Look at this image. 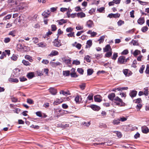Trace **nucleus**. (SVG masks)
Masks as SVG:
<instances>
[{"mask_svg": "<svg viewBox=\"0 0 149 149\" xmlns=\"http://www.w3.org/2000/svg\"><path fill=\"white\" fill-rule=\"evenodd\" d=\"M82 124L83 125H84L88 127L90 125L91 123L90 122H84V123H82Z\"/></svg>", "mask_w": 149, "mask_h": 149, "instance_id": "nucleus-53", "label": "nucleus"}, {"mask_svg": "<svg viewBox=\"0 0 149 149\" xmlns=\"http://www.w3.org/2000/svg\"><path fill=\"white\" fill-rule=\"evenodd\" d=\"M22 63L24 65L26 66L30 65H31V63H30L28 61H26L25 60H22Z\"/></svg>", "mask_w": 149, "mask_h": 149, "instance_id": "nucleus-26", "label": "nucleus"}, {"mask_svg": "<svg viewBox=\"0 0 149 149\" xmlns=\"http://www.w3.org/2000/svg\"><path fill=\"white\" fill-rule=\"evenodd\" d=\"M134 10H132L130 12V17L132 18H134Z\"/></svg>", "mask_w": 149, "mask_h": 149, "instance_id": "nucleus-57", "label": "nucleus"}, {"mask_svg": "<svg viewBox=\"0 0 149 149\" xmlns=\"http://www.w3.org/2000/svg\"><path fill=\"white\" fill-rule=\"evenodd\" d=\"M26 76L29 79H31L34 77V73L32 72L29 73Z\"/></svg>", "mask_w": 149, "mask_h": 149, "instance_id": "nucleus-21", "label": "nucleus"}, {"mask_svg": "<svg viewBox=\"0 0 149 149\" xmlns=\"http://www.w3.org/2000/svg\"><path fill=\"white\" fill-rule=\"evenodd\" d=\"M118 56V53H117L114 52L113 53V56L111 58L113 60L115 61L116 59Z\"/></svg>", "mask_w": 149, "mask_h": 149, "instance_id": "nucleus-34", "label": "nucleus"}, {"mask_svg": "<svg viewBox=\"0 0 149 149\" xmlns=\"http://www.w3.org/2000/svg\"><path fill=\"white\" fill-rule=\"evenodd\" d=\"M128 71H129V70L127 69H125L123 70V72L126 76H129V75H128Z\"/></svg>", "mask_w": 149, "mask_h": 149, "instance_id": "nucleus-40", "label": "nucleus"}, {"mask_svg": "<svg viewBox=\"0 0 149 149\" xmlns=\"http://www.w3.org/2000/svg\"><path fill=\"white\" fill-rule=\"evenodd\" d=\"M145 68V66L144 65H142L139 70V72L141 73H142L143 72V70Z\"/></svg>", "mask_w": 149, "mask_h": 149, "instance_id": "nucleus-42", "label": "nucleus"}, {"mask_svg": "<svg viewBox=\"0 0 149 149\" xmlns=\"http://www.w3.org/2000/svg\"><path fill=\"white\" fill-rule=\"evenodd\" d=\"M77 15L78 17L81 18L84 17L86 16L85 14L82 12L78 13H77Z\"/></svg>", "mask_w": 149, "mask_h": 149, "instance_id": "nucleus-12", "label": "nucleus"}, {"mask_svg": "<svg viewBox=\"0 0 149 149\" xmlns=\"http://www.w3.org/2000/svg\"><path fill=\"white\" fill-rule=\"evenodd\" d=\"M124 24V21L121 20H120L117 22V24L119 26H121L122 24Z\"/></svg>", "mask_w": 149, "mask_h": 149, "instance_id": "nucleus-43", "label": "nucleus"}, {"mask_svg": "<svg viewBox=\"0 0 149 149\" xmlns=\"http://www.w3.org/2000/svg\"><path fill=\"white\" fill-rule=\"evenodd\" d=\"M113 132L116 134L118 138H120L122 136V134L120 132L117 131H114Z\"/></svg>", "mask_w": 149, "mask_h": 149, "instance_id": "nucleus-25", "label": "nucleus"}, {"mask_svg": "<svg viewBox=\"0 0 149 149\" xmlns=\"http://www.w3.org/2000/svg\"><path fill=\"white\" fill-rule=\"evenodd\" d=\"M54 45L57 47H59L61 46L60 42H59L57 40L55 39L54 42Z\"/></svg>", "mask_w": 149, "mask_h": 149, "instance_id": "nucleus-13", "label": "nucleus"}, {"mask_svg": "<svg viewBox=\"0 0 149 149\" xmlns=\"http://www.w3.org/2000/svg\"><path fill=\"white\" fill-rule=\"evenodd\" d=\"M115 97V94L114 93H111L109 94L108 95L109 99L113 101L114 98Z\"/></svg>", "mask_w": 149, "mask_h": 149, "instance_id": "nucleus-10", "label": "nucleus"}, {"mask_svg": "<svg viewBox=\"0 0 149 149\" xmlns=\"http://www.w3.org/2000/svg\"><path fill=\"white\" fill-rule=\"evenodd\" d=\"M144 91L143 92V94L146 96H147L148 95V88L146 87L144 88Z\"/></svg>", "mask_w": 149, "mask_h": 149, "instance_id": "nucleus-31", "label": "nucleus"}, {"mask_svg": "<svg viewBox=\"0 0 149 149\" xmlns=\"http://www.w3.org/2000/svg\"><path fill=\"white\" fill-rule=\"evenodd\" d=\"M42 16H44L45 18H46L49 17L47 13V12L46 11H44L42 14Z\"/></svg>", "mask_w": 149, "mask_h": 149, "instance_id": "nucleus-54", "label": "nucleus"}, {"mask_svg": "<svg viewBox=\"0 0 149 149\" xmlns=\"http://www.w3.org/2000/svg\"><path fill=\"white\" fill-rule=\"evenodd\" d=\"M81 98V96L77 95L75 98V101L76 103L79 102V99Z\"/></svg>", "mask_w": 149, "mask_h": 149, "instance_id": "nucleus-33", "label": "nucleus"}, {"mask_svg": "<svg viewBox=\"0 0 149 149\" xmlns=\"http://www.w3.org/2000/svg\"><path fill=\"white\" fill-rule=\"evenodd\" d=\"M141 53L140 51L138 50H135L133 52V54L135 56H136Z\"/></svg>", "mask_w": 149, "mask_h": 149, "instance_id": "nucleus-29", "label": "nucleus"}, {"mask_svg": "<svg viewBox=\"0 0 149 149\" xmlns=\"http://www.w3.org/2000/svg\"><path fill=\"white\" fill-rule=\"evenodd\" d=\"M51 27L52 31H55L57 29L56 26L55 24L52 25L51 26Z\"/></svg>", "mask_w": 149, "mask_h": 149, "instance_id": "nucleus-44", "label": "nucleus"}, {"mask_svg": "<svg viewBox=\"0 0 149 149\" xmlns=\"http://www.w3.org/2000/svg\"><path fill=\"white\" fill-rule=\"evenodd\" d=\"M111 51H112V49L109 45H107L105 47L103 48V51L104 52H109Z\"/></svg>", "mask_w": 149, "mask_h": 149, "instance_id": "nucleus-5", "label": "nucleus"}, {"mask_svg": "<svg viewBox=\"0 0 149 149\" xmlns=\"http://www.w3.org/2000/svg\"><path fill=\"white\" fill-rule=\"evenodd\" d=\"M119 120H120V121L121 122H124L127 120V118L124 116H121L120 117Z\"/></svg>", "mask_w": 149, "mask_h": 149, "instance_id": "nucleus-36", "label": "nucleus"}, {"mask_svg": "<svg viewBox=\"0 0 149 149\" xmlns=\"http://www.w3.org/2000/svg\"><path fill=\"white\" fill-rule=\"evenodd\" d=\"M62 60L63 62L67 64H70L71 63V59L70 58L68 59H66L63 58H62Z\"/></svg>", "mask_w": 149, "mask_h": 149, "instance_id": "nucleus-14", "label": "nucleus"}, {"mask_svg": "<svg viewBox=\"0 0 149 149\" xmlns=\"http://www.w3.org/2000/svg\"><path fill=\"white\" fill-rule=\"evenodd\" d=\"M112 123L114 125H118L120 123V120L119 119H114L113 120Z\"/></svg>", "mask_w": 149, "mask_h": 149, "instance_id": "nucleus-18", "label": "nucleus"}, {"mask_svg": "<svg viewBox=\"0 0 149 149\" xmlns=\"http://www.w3.org/2000/svg\"><path fill=\"white\" fill-rule=\"evenodd\" d=\"M93 95L92 94H90L87 97V99L89 100H93Z\"/></svg>", "mask_w": 149, "mask_h": 149, "instance_id": "nucleus-50", "label": "nucleus"}, {"mask_svg": "<svg viewBox=\"0 0 149 149\" xmlns=\"http://www.w3.org/2000/svg\"><path fill=\"white\" fill-rule=\"evenodd\" d=\"M112 53V51L108 52L105 54V56L106 57H109L111 56Z\"/></svg>", "mask_w": 149, "mask_h": 149, "instance_id": "nucleus-35", "label": "nucleus"}, {"mask_svg": "<svg viewBox=\"0 0 149 149\" xmlns=\"http://www.w3.org/2000/svg\"><path fill=\"white\" fill-rule=\"evenodd\" d=\"M70 71L68 70L63 71V75L66 76H69V75Z\"/></svg>", "mask_w": 149, "mask_h": 149, "instance_id": "nucleus-38", "label": "nucleus"}, {"mask_svg": "<svg viewBox=\"0 0 149 149\" xmlns=\"http://www.w3.org/2000/svg\"><path fill=\"white\" fill-rule=\"evenodd\" d=\"M113 101L116 105L121 106L122 104L123 100L118 97H116L114 99Z\"/></svg>", "mask_w": 149, "mask_h": 149, "instance_id": "nucleus-1", "label": "nucleus"}, {"mask_svg": "<svg viewBox=\"0 0 149 149\" xmlns=\"http://www.w3.org/2000/svg\"><path fill=\"white\" fill-rule=\"evenodd\" d=\"M37 45L39 47H45L46 45L44 44L43 42H40L38 43Z\"/></svg>", "mask_w": 149, "mask_h": 149, "instance_id": "nucleus-48", "label": "nucleus"}, {"mask_svg": "<svg viewBox=\"0 0 149 149\" xmlns=\"http://www.w3.org/2000/svg\"><path fill=\"white\" fill-rule=\"evenodd\" d=\"M73 31V29L71 27L68 28L66 29V31L68 32H71Z\"/></svg>", "mask_w": 149, "mask_h": 149, "instance_id": "nucleus-61", "label": "nucleus"}, {"mask_svg": "<svg viewBox=\"0 0 149 149\" xmlns=\"http://www.w3.org/2000/svg\"><path fill=\"white\" fill-rule=\"evenodd\" d=\"M33 42L35 43H36L38 42V38H33L32 39Z\"/></svg>", "mask_w": 149, "mask_h": 149, "instance_id": "nucleus-59", "label": "nucleus"}, {"mask_svg": "<svg viewBox=\"0 0 149 149\" xmlns=\"http://www.w3.org/2000/svg\"><path fill=\"white\" fill-rule=\"evenodd\" d=\"M93 72V70L92 69H88L87 70V74L88 75H91Z\"/></svg>", "mask_w": 149, "mask_h": 149, "instance_id": "nucleus-39", "label": "nucleus"}, {"mask_svg": "<svg viewBox=\"0 0 149 149\" xmlns=\"http://www.w3.org/2000/svg\"><path fill=\"white\" fill-rule=\"evenodd\" d=\"M84 59L88 63H90L91 61V58L88 55L86 56L84 58Z\"/></svg>", "mask_w": 149, "mask_h": 149, "instance_id": "nucleus-20", "label": "nucleus"}, {"mask_svg": "<svg viewBox=\"0 0 149 149\" xmlns=\"http://www.w3.org/2000/svg\"><path fill=\"white\" fill-rule=\"evenodd\" d=\"M120 16V14L119 13H116L113 14V17L115 18H118Z\"/></svg>", "mask_w": 149, "mask_h": 149, "instance_id": "nucleus-55", "label": "nucleus"}, {"mask_svg": "<svg viewBox=\"0 0 149 149\" xmlns=\"http://www.w3.org/2000/svg\"><path fill=\"white\" fill-rule=\"evenodd\" d=\"M104 38L105 36H102L100 37V38L98 40V41L99 42L100 44H101L103 42Z\"/></svg>", "mask_w": 149, "mask_h": 149, "instance_id": "nucleus-32", "label": "nucleus"}, {"mask_svg": "<svg viewBox=\"0 0 149 149\" xmlns=\"http://www.w3.org/2000/svg\"><path fill=\"white\" fill-rule=\"evenodd\" d=\"M131 43H132L133 45L134 46L139 45L137 41L135 40H132L131 42Z\"/></svg>", "mask_w": 149, "mask_h": 149, "instance_id": "nucleus-46", "label": "nucleus"}, {"mask_svg": "<svg viewBox=\"0 0 149 149\" xmlns=\"http://www.w3.org/2000/svg\"><path fill=\"white\" fill-rule=\"evenodd\" d=\"M86 44L87 45H86V48L90 47L92 45V41L91 40H89L87 41Z\"/></svg>", "mask_w": 149, "mask_h": 149, "instance_id": "nucleus-19", "label": "nucleus"}, {"mask_svg": "<svg viewBox=\"0 0 149 149\" xmlns=\"http://www.w3.org/2000/svg\"><path fill=\"white\" fill-rule=\"evenodd\" d=\"M63 102V100L62 99H59L58 100H56L54 103L53 104L54 105H57L60 103H62Z\"/></svg>", "mask_w": 149, "mask_h": 149, "instance_id": "nucleus-16", "label": "nucleus"}, {"mask_svg": "<svg viewBox=\"0 0 149 149\" xmlns=\"http://www.w3.org/2000/svg\"><path fill=\"white\" fill-rule=\"evenodd\" d=\"M139 3L142 5H146L148 3V2H143L141 1H139Z\"/></svg>", "mask_w": 149, "mask_h": 149, "instance_id": "nucleus-60", "label": "nucleus"}, {"mask_svg": "<svg viewBox=\"0 0 149 149\" xmlns=\"http://www.w3.org/2000/svg\"><path fill=\"white\" fill-rule=\"evenodd\" d=\"M77 71L79 73L82 74H83L84 70L82 68H78L77 69Z\"/></svg>", "mask_w": 149, "mask_h": 149, "instance_id": "nucleus-51", "label": "nucleus"}, {"mask_svg": "<svg viewBox=\"0 0 149 149\" xmlns=\"http://www.w3.org/2000/svg\"><path fill=\"white\" fill-rule=\"evenodd\" d=\"M10 40V39L8 38H5L4 41L5 43H8L9 42Z\"/></svg>", "mask_w": 149, "mask_h": 149, "instance_id": "nucleus-62", "label": "nucleus"}, {"mask_svg": "<svg viewBox=\"0 0 149 149\" xmlns=\"http://www.w3.org/2000/svg\"><path fill=\"white\" fill-rule=\"evenodd\" d=\"M104 8L103 7H102L97 9V11H98L99 13H102L104 10Z\"/></svg>", "mask_w": 149, "mask_h": 149, "instance_id": "nucleus-47", "label": "nucleus"}, {"mask_svg": "<svg viewBox=\"0 0 149 149\" xmlns=\"http://www.w3.org/2000/svg\"><path fill=\"white\" fill-rule=\"evenodd\" d=\"M134 102L138 104L141 103L142 100L140 98H138L134 100H133Z\"/></svg>", "mask_w": 149, "mask_h": 149, "instance_id": "nucleus-23", "label": "nucleus"}, {"mask_svg": "<svg viewBox=\"0 0 149 149\" xmlns=\"http://www.w3.org/2000/svg\"><path fill=\"white\" fill-rule=\"evenodd\" d=\"M9 80L10 82H14L16 83L18 82L19 81L18 79L16 78H10L9 79Z\"/></svg>", "mask_w": 149, "mask_h": 149, "instance_id": "nucleus-24", "label": "nucleus"}, {"mask_svg": "<svg viewBox=\"0 0 149 149\" xmlns=\"http://www.w3.org/2000/svg\"><path fill=\"white\" fill-rule=\"evenodd\" d=\"M49 91L53 95H55L57 93V91L56 89L53 88H51L49 89Z\"/></svg>", "mask_w": 149, "mask_h": 149, "instance_id": "nucleus-7", "label": "nucleus"}, {"mask_svg": "<svg viewBox=\"0 0 149 149\" xmlns=\"http://www.w3.org/2000/svg\"><path fill=\"white\" fill-rule=\"evenodd\" d=\"M142 105L141 104V103L137 104L136 106V108L137 111H139L142 107Z\"/></svg>", "mask_w": 149, "mask_h": 149, "instance_id": "nucleus-30", "label": "nucleus"}, {"mask_svg": "<svg viewBox=\"0 0 149 149\" xmlns=\"http://www.w3.org/2000/svg\"><path fill=\"white\" fill-rule=\"evenodd\" d=\"M94 100L95 102H100L102 100L97 96H94Z\"/></svg>", "mask_w": 149, "mask_h": 149, "instance_id": "nucleus-28", "label": "nucleus"}, {"mask_svg": "<svg viewBox=\"0 0 149 149\" xmlns=\"http://www.w3.org/2000/svg\"><path fill=\"white\" fill-rule=\"evenodd\" d=\"M33 27L35 28H39L40 26L38 23H36L33 26Z\"/></svg>", "mask_w": 149, "mask_h": 149, "instance_id": "nucleus-63", "label": "nucleus"}, {"mask_svg": "<svg viewBox=\"0 0 149 149\" xmlns=\"http://www.w3.org/2000/svg\"><path fill=\"white\" fill-rule=\"evenodd\" d=\"M79 87L81 89L83 90L86 87V84L85 83H83L82 84L80 85Z\"/></svg>", "mask_w": 149, "mask_h": 149, "instance_id": "nucleus-52", "label": "nucleus"}, {"mask_svg": "<svg viewBox=\"0 0 149 149\" xmlns=\"http://www.w3.org/2000/svg\"><path fill=\"white\" fill-rule=\"evenodd\" d=\"M86 26L88 27L91 28L94 26V24L92 20H89L87 22Z\"/></svg>", "mask_w": 149, "mask_h": 149, "instance_id": "nucleus-3", "label": "nucleus"}, {"mask_svg": "<svg viewBox=\"0 0 149 149\" xmlns=\"http://www.w3.org/2000/svg\"><path fill=\"white\" fill-rule=\"evenodd\" d=\"M25 47H27L22 45L21 44H19L17 46V49L18 51H22L24 50V48Z\"/></svg>", "mask_w": 149, "mask_h": 149, "instance_id": "nucleus-4", "label": "nucleus"}, {"mask_svg": "<svg viewBox=\"0 0 149 149\" xmlns=\"http://www.w3.org/2000/svg\"><path fill=\"white\" fill-rule=\"evenodd\" d=\"M17 58V56L16 55L13 54L11 58V59L14 61H16Z\"/></svg>", "mask_w": 149, "mask_h": 149, "instance_id": "nucleus-45", "label": "nucleus"}, {"mask_svg": "<svg viewBox=\"0 0 149 149\" xmlns=\"http://www.w3.org/2000/svg\"><path fill=\"white\" fill-rule=\"evenodd\" d=\"M148 27L147 26H145L142 28L141 29V31L143 32H145L148 30Z\"/></svg>", "mask_w": 149, "mask_h": 149, "instance_id": "nucleus-37", "label": "nucleus"}, {"mask_svg": "<svg viewBox=\"0 0 149 149\" xmlns=\"http://www.w3.org/2000/svg\"><path fill=\"white\" fill-rule=\"evenodd\" d=\"M90 107L92 109L95 111H97L100 109V108L99 106L95 105H92Z\"/></svg>", "mask_w": 149, "mask_h": 149, "instance_id": "nucleus-9", "label": "nucleus"}, {"mask_svg": "<svg viewBox=\"0 0 149 149\" xmlns=\"http://www.w3.org/2000/svg\"><path fill=\"white\" fill-rule=\"evenodd\" d=\"M58 22V24L60 25H62L63 24L67 22L66 20H65L64 19H62L60 20H58L57 21Z\"/></svg>", "mask_w": 149, "mask_h": 149, "instance_id": "nucleus-17", "label": "nucleus"}, {"mask_svg": "<svg viewBox=\"0 0 149 149\" xmlns=\"http://www.w3.org/2000/svg\"><path fill=\"white\" fill-rule=\"evenodd\" d=\"M145 72L146 74H149V66L147 65Z\"/></svg>", "mask_w": 149, "mask_h": 149, "instance_id": "nucleus-64", "label": "nucleus"}, {"mask_svg": "<svg viewBox=\"0 0 149 149\" xmlns=\"http://www.w3.org/2000/svg\"><path fill=\"white\" fill-rule=\"evenodd\" d=\"M125 57L123 56H120L118 58L117 63L119 64H122L125 63Z\"/></svg>", "mask_w": 149, "mask_h": 149, "instance_id": "nucleus-2", "label": "nucleus"}, {"mask_svg": "<svg viewBox=\"0 0 149 149\" xmlns=\"http://www.w3.org/2000/svg\"><path fill=\"white\" fill-rule=\"evenodd\" d=\"M137 92L135 91H132L130 93V95L132 97H133L136 96Z\"/></svg>", "mask_w": 149, "mask_h": 149, "instance_id": "nucleus-15", "label": "nucleus"}, {"mask_svg": "<svg viewBox=\"0 0 149 149\" xmlns=\"http://www.w3.org/2000/svg\"><path fill=\"white\" fill-rule=\"evenodd\" d=\"M6 54L5 52H3L0 57V59H3L4 57L6 56Z\"/></svg>", "mask_w": 149, "mask_h": 149, "instance_id": "nucleus-56", "label": "nucleus"}, {"mask_svg": "<svg viewBox=\"0 0 149 149\" xmlns=\"http://www.w3.org/2000/svg\"><path fill=\"white\" fill-rule=\"evenodd\" d=\"M128 51L127 49H125L121 53V54L123 55H126L128 54Z\"/></svg>", "mask_w": 149, "mask_h": 149, "instance_id": "nucleus-58", "label": "nucleus"}, {"mask_svg": "<svg viewBox=\"0 0 149 149\" xmlns=\"http://www.w3.org/2000/svg\"><path fill=\"white\" fill-rule=\"evenodd\" d=\"M142 131L144 133L146 134L149 132V130L148 127L146 126H143L142 128Z\"/></svg>", "mask_w": 149, "mask_h": 149, "instance_id": "nucleus-6", "label": "nucleus"}, {"mask_svg": "<svg viewBox=\"0 0 149 149\" xmlns=\"http://www.w3.org/2000/svg\"><path fill=\"white\" fill-rule=\"evenodd\" d=\"M73 64H75V65H79L80 64V62L78 60H74L73 61Z\"/></svg>", "mask_w": 149, "mask_h": 149, "instance_id": "nucleus-49", "label": "nucleus"}, {"mask_svg": "<svg viewBox=\"0 0 149 149\" xmlns=\"http://www.w3.org/2000/svg\"><path fill=\"white\" fill-rule=\"evenodd\" d=\"M138 24L140 25H142L145 22V19L143 17L140 18L137 20Z\"/></svg>", "mask_w": 149, "mask_h": 149, "instance_id": "nucleus-8", "label": "nucleus"}, {"mask_svg": "<svg viewBox=\"0 0 149 149\" xmlns=\"http://www.w3.org/2000/svg\"><path fill=\"white\" fill-rule=\"evenodd\" d=\"M60 93L62 94L63 95L65 96H67L70 95V93L68 92H65L63 90H62L60 92Z\"/></svg>", "mask_w": 149, "mask_h": 149, "instance_id": "nucleus-22", "label": "nucleus"}, {"mask_svg": "<svg viewBox=\"0 0 149 149\" xmlns=\"http://www.w3.org/2000/svg\"><path fill=\"white\" fill-rule=\"evenodd\" d=\"M58 54V52L55 50L52 51L51 53L49 55V56H54L57 55Z\"/></svg>", "mask_w": 149, "mask_h": 149, "instance_id": "nucleus-11", "label": "nucleus"}, {"mask_svg": "<svg viewBox=\"0 0 149 149\" xmlns=\"http://www.w3.org/2000/svg\"><path fill=\"white\" fill-rule=\"evenodd\" d=\"M25 58L26 59H27L30 62H32L33 61V59L32 57L29 55H26L25 56Z\"/></svg>", "mask_w": 149, "mask_h": 149, "instance_id": "nucleus-27", "label": "nucleus"}, {"mask_svg": "<svg viewBox=\"0 0 149 149\" xmlns=\"http://www.w3.org/2000/svg\"><path fill=\"white\" fill-rule=\"evenodd\" d=\"M26 102L27 103L30 104H34L33 101L32 100L29 98L27 99Z\"/></svg>", "mask_w": 149, "mask_h": 149, "instance_id": "nucleus-41", "label": "nucleus"}]
</instances>
